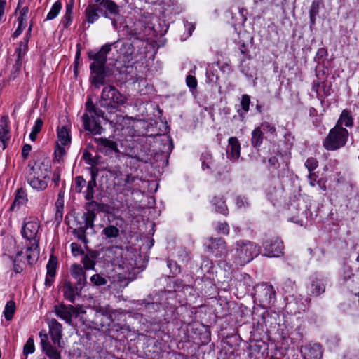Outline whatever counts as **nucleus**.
I'll use <instances>...</instances> for the list:
<instances>
[{
	"label": "nucleus",
	"mask_w": 359,
	"mask_h": 359,
	"mask_svg": "<svg viewBox=\"0 0 359 359\" xmlns=\"http://www.w3.org/2000/svg\"><path fill=\"white\" fill-rule=\"evenodd\" d=\"M40 227L37 219L28 221L22 228L21 233L24 238L29 241V245L25 248L26 260L30 265L34 264L39 259V237L38 232Z\"/></svg>",
	"instance_id": "obj_1"
},
{
	"label": "nucleus",
	"mask_w": 359,
	"mask_h": 359,
	"mask_svg": "<svg viewBox=\"0 0 359 359\" xmlns=\"http://www.w3.org/2000/svg\"><path fill=\"white\" fill-rule=\"evenodd\" d=\"M127 101L126 95L121 93L115 86L107 85L102 90L100 105L108 112L113 113L124 106Z\"/></svg>",
	"instance_id": "obj_2"
},
{
	"label": "nucleus",
	"mask_w": 359,
	"mask_h": 359,
	"mask_svg": "<svg viewBox=\"0 0 359 359\" xmlns=\"http://www.w3.org/2000/svg\"><path fill=\"white\" fill-rule=\"evenodd\" d=\"M104 112L95 107L90 98L86 103V112L81 118L86 130L94 135L101 134L103 128L100 125V118L103 117Z\"/></svg>",
	"instance_id": "obj_3"
},
{
	"label": "nucleus",
	"mask_w": 359,
	"mask_h": 359,
	"mask_svg": "<svg viewBox=\"0 0 359 359\" xmlns=\"http://www.w3.org/2000/svg\"><path fill=\"white\" fill-rule=\"evenodd\" d=\"M258 255L255 243L250 241H238L234 253L231 254V261L236 265L243 266L250 262Z\"/></svg>",
	"instance_id": "obj_4"
},
{
	"label": "nucleus",
	"mask_w": 359,
	"mask_h": 359,
	"mask_svg": "<svg viewBox=\"0 0 359 359\" xmlns=\"http://www.w3.org/2000/svg\"><path fill=\"white\" fill-rule=\"evenodd\" d=\"M50 169L42 165L33 166L27 175L29 184L37 191L44 190L49 181Z\"/></svg>",
	"instance_id": "obj_5"
},
{
	"label": "nucleus",
	"mask_w": 359,
	"mask_h": 359,
	"mask_svg": "<svg viewBox=\"0 0 359 359\" xmlns=\"http://www.w3.org/2000/svg\"><path fill=\"white\" fill-rule=\"evenodd\" d=\"M348 135L346 128H339L334 126L330 130L327 136L323 140V147L328 151L339 149L346 144Z\"/></svg>",
	"instance_id": "obj_6"
},
{
	"label": "nucleus",
	"mask_w": 359,
	"mask_h": 359,
	"mask_svg": "<svg viewBox=\"0 0 359 359\" xmlns=\"http://www.w3.org/2000/svg\"><path fill=\"white\" fill-rule=\"evenodd\" d=\"M207 248L210 253L216 257L224 259L226 262H231V258L228 253L226 243L221 238H210Z\"/></svg>",
	"instance_id": "obj_7"
},
{
	"label": "nucleus",
	"mask_w": 359,
	"mask_h": 359,
	"mask_svg": "<svg viewBox=\"0 0 359 359\" xmlns=\"http://www.w3.org/2000/svg\"><path fill=\"white\" fill-rule=\"evenodd\" d=\"M71 143L70 130L65 126H58L57 128V142L55 155L59 159L65 154V146H69Z\"/></svg>",
	"instance_id": "obj_8"
},
{
	"label": "nucleus",
	"mask_w": 359,
	"mask_h": 359,
	"mask_svg": "<svg viewBox=\"0 0 359 359\" xmlns=\"http://www.w3.org/2000/svg\"><path fill=\"white\" fill-rule=\"evenodd\" d=\"M54 311L60 319L68 324H71L72 317H78L79 313L77 308L72 305H65L64 304L55 305Z\"/></svg>",
	"instance_id": "obj_9"
},
{
	"label": "nucleus",
	"mask_w": 359,
	"mask_h": 359,
	"mask_svg": "<svg viewBox=\"0 0 359 359\" xmlns=\"http://www.w3.org/2000/svg\"><path fill=\"white\" fill-rule=\"evenodd\" d=\"M48 325V334L55 345L62 347V325L56 319L50 318L47 320Z\"/></svg>",
	"instance_id": "obj_10"
},
{
	"label": "nucleus",
	"mask_w": 359,
	"mask_h": 359,
	"mask_svg": "<svg viewBox=\"0 0 359 359\" xmlns=\"http://www.w3.org/2000/svg\"><path fill=\"white\" fill-rule=\"evenodd\" d=\"M263 247L266 256L269 257H279L283 252V243L280 238L276 237L266 240L264 243Z\"/></svg>",
	"instance_id": "obj_11"
},
{
	"label": "nucleus",
	"mask_w": 359,
	"mask_h": 359,
	"mask_svg": "<svg viewBox=\"0 0 359 359\" xmlns=\"http://www.w3.org/2000/svg\"><path fill=\"white\" fill-rule=\"evenodd\" d=\"M256 294L262 304H271L276 298V292L273 287L267 283L259 285L257 289Z\"/></svg>",
	"instance_id": "obj_12"
},
{
	"label": "nucleus",
	"mask_w": 359,
	"mask_h": 359,
	"mask_svg": "<svg viewBox=\"0 0 359 359\" xmlns=\"http://www.w3.org/2000/svg\"><path fill=\"white\" fill-rule=\"evenodd\" d=\"M111 50V45L106 44L97 53L90 52L88 57L90 60H93V62L90 66L105 67L107 57Z\"/></svg>",
	"instance_id": "obj_13"
},
{
	"label": "nucleus",
	"mask_w": 359,
	"mask_h": 359,
	"mask_svg": "<svg viewBox=\"0 0 359 359\" xmlns=\"http://www.w3.org/2000/svg\"><path fill=\"white\" fill-rule=\"evenodd\" d=\"M301 352L305 359H322L323 348L320 344H309L301 348Z\"/></svg>",
	"instance_id": "obj_14"
},
{
	"label": "nucleus",
	"mask_w": 359,
	"mask_h": 359,
	"mask_svg": "<svg viewBox=\"0 0 359 359\" xmlns=\"http://www.w3.org/2000/svg\"><path fill=\"white\" fill-rule=\"evenodd\" d=\"M90 80L93 85L99 88L105 82L107 72L105 67L90 66Z\"/></svg>",
	"instance_id": "obj_15"
},
{
	"label": "nucleus",
	"mask_w": 359,
	"mask_h": 359,
	"mask_svg": "<svg viewBox=\"0 0 359 359\" xmlns=\"http://www.w3.org/2000/svg\"><path fill=\"white\" fill-rule=\"evenodd\" d=\"M97 5L105 9L103 16L106 18H109L111 20L113 27H116L117 25L116 20L111 18L109 14L113 15H119V6L112 0H102Z\"/></svg>",
	"instance_id": "obj_16"
},
{
	"label": "nucleus",
	"mask_w": 359,
	"mask_h": 359,
	"mask_svg": "<svg viewBox=\"0 0 359 359\" xmlns=\"http://www.w3.org/2000/svg\"><path fill=\"white\" fill-rule=\"evenodd\" d=\"M101 205L95 201H91L86 203V208L87 212L84 214V228L88 229L93 227L94 220L96 217L95 211L100 208Z\"/></svg>",
	"instance_id": "obj_17"
},
{
	"label": "nucleus",
	"mask_w": 359,
	"mask_h": 359,
	"mask_svg": "<svg viewBox=\"0 0 359 359\" xmlns=\"http://www.w3.org/2000/svg\"><path fill=\"white\" fill-rule=\"evenodd\" d=\"M41 344L46 355L52 359H60V353L57 351L48 341V334L41 332L39 333Z\"/></svg>",
	"instance_id": "obj_18"
},
{
	"label": "nucleus",
	"mask_w": 359,
	"mask_h": 359,
	"mask_svg": "<svg viewBox=\"0 0 359 359\" xmlns=\"http://www.w3.org/2000/svg\"><path fill=\"white\" fill-rule=\"evenodd\" d=\"M70 272L72 277L76 280L77 285L81 290L86 283L85 269L80 264H74L71 266Z\"/></svg>",
	"instance_id": "obj_19"
},
{
	"label": "nucleus",
	"mask_w": 359,
	"mask_h": 359,
	"mask_svg": "<svg viewBox=\"0 0 359 359\" xmlns=\"http://www.w3.org/2000/svg\"><path fill=\"white\" fill-rule=\"evenodd\" d=\"M57 266V259L54 256H50L46 264L47 273L45 279V285L50 287L54 281Z\"/></svg>",
	"instance_id": "obj_20"
},
{
	"label": "nucleus",
	"mask_w": 359,
	"mask_h": 359,
	"mask_svg": "<svg viewBox=\"0 0 359 359\" xmlns=\"http://www.w3.org/2000/svg\"><path fill=\"white\" fill-rule=\"evenodd\" d=\"M90 175L91 179L86 185V190L83 191L86 200L88 201L89 202L93 201V199L94 198L95 189L97 186L96 178L97 176V171H95L93 169H92L90 172Z\"/></svg>",
	"instance_id": "obj_21"
},
{
	"label": "nucleus",
	"mask_w": 359,
	"mask_h": 359,
	"mask_svg": "<svg viewBox=\"0 0 359 359\" xmlns=\"http://www.w3.org/2000/svg\"><path fill=\"white\" fill-rule=\"evenodd\" d=\"M353 123L354 119L351 112L348 109H344L341 111L335 126L339 128H344L343 126L346 127H352L353 126Z\"/></svg>",
	"instance_id": "obj_22"
},
{
	"label": "nucleus",
	"mask_w": 359,
	"mask_h": 359,
	"mask_svg": "<svg viewBox=\"0 0 359 359\" xmlns=\"http://www.w3.org/2000/svg\"><path fill=\"white\" fill-rule=\"evenodd\" d=\"M83 255V257L81 260V262L83 264V268L86 270L94 269L98 253L95 251L91 250Z\"/></svg>",
	"instance_id": "obj_23"
},
{
	"label": "nucleus",
	"mask_w": 359,
	"mask_h": 359,
	"mask_svg": "<svg viewBox=\"0 0 359 359\" xmlns=\"http://www.w3.org/2000/svg\"><path fill=\"white\" fill-rule=\"evenodd\" d=\"M79 286L74 287L69 281H65L63 283L62 292L64 297L70 301L72 303L74 302L75 296L78 294Z\"/></svg>",
	"instance_id": "obj_24"
},
{
	"label": "nucleus",
	"mask_w": 359,
	"mask_h": 359,
	"mask_svg": "<svg viewBox=\"0 0 359 359\" xmlns=\"http://www.w3.org/2000/svg\"><path fill=\"white\" fill-rule=\"evenodd\" d=\"M27 201V194L25 189L19 188L15 193V199L10 207V210L13 211L15 207L19 208Z\"/></svg>",
	"instance_id": "obj_25"
},
{
	"label": "nucleus",
	"mask_w": 359,
	"mask_h": 359,
	"mask_svg": "<svg viewBox=\"0 0 359 359\" xmlns=\"http://www.w3.org/2000/svg\"><path fill=\"white\" fill-rule=\"evenodd\" d=\"M325 290V280L323 278L313 280L310 287V292L314 296H318L324 293Z\"/></svg>",
	"instance_id": "obj_26"
},
{
	"label": "nucleus",
	"mask_w": 359,
	"mask_h": 359,
	"mask_svg": "<svg viewBox=\"0 0 359 359\" xmlns=\"http://www.w3.org/2000/svg\"><path fill=\"white\" fill-rule=\"evenodd\" d=\"M230 147V156L233 159H238L241 154V144L236 137H231L228 140Z\"/></svg>",
	"instance_id": "obj_27"
},
{
	"label": "nucleus",
	"mask_w": 359,
	"mask_h": 359,
	"mask_svg": "<svg viewBox=\"0 0 359 359\" xmlns=\"http://www.w3.org/2000/svg\"><path fill=\"white\" fill-rule=\"evenodd\" d=\"M212 205L215 207V210L224 215H227L229 210L226 205L225 200L223 196L214 197L211 201Z\"/></svg>",
	"instance_id": "obj_28"
},
{
	"label": "nucleus",
	"mask_w": 359,
	"mask_h": 359,
	"mask_svg": "<svg viewBox=\"0 0 359 359\" xmlns=\"http://www.w3.org/2000/svg\"><path fill=\"white\" fill-rule=\"evenodd\" d=\"M74 0H69L66 4V11L62 20V25L65 28H67L72 22V15L73 13Z\"/></svg>",
	"instance_id": "obj_29"
},
{
	"label": "nucleus",
	"mask_w": 359,
	"mask_h": 359,
	"mask_svg": "<svg viewBox=\"0 0 359 359\" xmlns=\"http://www.w3.org/2000/svg\"><path fill=\"white\" fill-rule=\"evenodd\" d=\"M86 18L88 22L93 23L99 18L97 9L95 5L90 4L87 6L85 11Z\"/></svg>",
	"instance_id": "obj_30"
},
{
	"label": "nucleus",
	"mask_w": 359,
	"mask_h": 359,
	"mask_svg": "<svg viewBox=\"0 0 359 359\" xmlns=\"http://www.w3.org/2000/svg\"><path fill=\"white\" fill-rule=\"evenodd\" d=\"M263 133L260 128H256L252 133L251 144L254 147H259L262 144Z\"/></svg>",
	"instance_id": "obj_31"
},
{
	"label": "nucleus",
	"mask_w": 359,
	"mask_h": 359,
	"mask_svg": "<svg viewBox=\"0 0 359 359\" xmlns=\"http://www.w3.org/2000/svg\"><path fill=\"white\" fill-rule=\"evenodd\" d=\"M95 142L100 146H102L104 148H107L111 151L116 152L118 151L117 149V144L111 140H107V138H95Z\"/></svg>",
	"instance_id": "obj_32"
},
{
	"label": "nucleus",
	"mask_w": 359,
	"mask_h": 359,
	"mask_svg": "<svg viewBox=\"0 0 359 359\" xmlns=\"http://www.w3.org/2000/svg\"><path fill=\"white\" fill-rule=\"evenodd\" d=\"M9 127L6 125H0V142L2 143V149L6 147L7 141L9 140Z\"/></svg>",
	"instance_id": "obj_33"
},
{
	"label": "nucleus",
	"mask_w": 359,
	"mask_h": 359,
	"mask_svg": "<svg viewBox=\"0 0 359 359\" xmlns=\"http://www.w3.org/2000/svg\"><path fill=\"white\" fill-rule=\"evenodd\" d=\"M55 220L60 221L62 219L64 209V199L60 194H59L58 198L55 202Z\"/></svg>",
	"instance_id": "obj_34"
},
{
	"label": "nucleus",
	"mask_w": 359,
	"mask_h": 359,
	"mask_svg": "<svg viewBox=\"0 0 359 359\" xmlns=\"http://www.w3.org/2000/svg\"><path fill=\"white\" fill-rule=\"evenodd\" d=\"M106 238H115L119 236V229L114 225H109L102 230Z\"/></svg>",
	"instance_id": "obj_35"
},
{
	"label": "nucleus",
	"mask_w": 359,
	"mask_h": 359,
	"mask_svg": "<svg viewBox=\"0 0 359 359\" xmlns=\"http://www.w3.org/2000/svg\"><path fill=\"white\" fill-rule=\"evenodd\" d=\"M15 311V304L13 301H8L4 311V317L7 320H11Z\"/></svg>",
	"instance_id": "obj_36"
},
{
	"label": "nucleus",
	"mask_w": 359,
	"mask_h": 359,
	"mask_svg": "<svg viewBox=\"0 0 359 359\" xmlns=\"http://www.w3.org/2000/svg\"><path fill=\"white\" fill-rule=\"evenodd\" d=\"M62 8V3L60 0H58L54 3L50 11L48 12L46 16V19L48 20H51L55 18L59 14L60 10Z\"/></svg>",
	"instance_id": "obj_37"
},
{
	"label": "nucleus",
	"mask_w": 359,
	"mask_h": 359,
	"mask_svg": "<svg viewBox=\"0 0 359 359\" xmlns=\"http://www.w3.org/2000/svg\"><path fill=\"white\" fill-rule=\"evenodd\" d=\"M43 125V121L42 119L37 118L29 134V138L32 141L36 140L37 134L41 130Z\"/></svg>",
	"instance_id": "obj_38"
},
{
	"label": "nucleus",
	"mask_w": 359,
	"mask_h": 359,
	"mask_svg": "<svg viewBox=\"0 0 359 359\" xmlns=\"http://www.w3.org/2000/svg\"><path fill=\"white\" fill-rule=\"evenodd\" d=\"M22 257H25L26 258L25 250L24 251L23 250H21L18 251L16 254L15 258L13 260V270L17 273H20L23 271V267L18 263L19 261H21L20 258Z\"/></svg>",
	"instance_id": "obj_39"
},
{
	"label": "nucleus",
	"mask_w": 359,
	"mask_h": 359,
	"mask_svg": "<svg viewBox=\"0 0 359 359\" xmlns=\"http://www.w3.org/2000/svg\"><path fill=\"white\" fill-rule=\"evenodd\" d=\"M27 49H28V39H25L24 41H21L19 43L18 48L16 49V53L18 55L17 59L22 60L23 57L25 55Z\"/></svg>",
	"instance_id": "obj_40"
},
{
	"label": "nucleus",
	"mask_w": 359,
	"mask_h": 359,
	"mask_svg": "<svg viewBox=\"0 0 359 359\" xmlns=\"http://www.w3.org/2000/svg\"><path fill=\"white\" fill-rule=\"evenodd\" d=\"M86 182L82 176H76L74 178V190L77 193H81L86 187Z\"/></svg>",
	"instance_id": "obj_41"
},
{
	"label": "nucleus",
	"mask_w": 359,
	"mask_h": 359,
	"mask_svg": "<svg viewBox=\"0 0 359 359\" xmlns=\"http://www.w3.org/2000/svg\"><path fill=\"white\" fill-rule=\"evenodd\" d=\"M22 65V60L17 59L15 61V63L13 66L11 73V78L13 80L15 79L18 77L19 73L21 71Z\"/></svg>",
	"instance_id": "obj_42"
},
{
	"label": "nucleus",
	"mask_w": 359,
	"mask_h": 359,
	"mask_svg": "<svg viewBox=\"0 0 359 359\" xmlns=\"http://www.w3.org/2000/svg\"><path fill=\"white\" fill-rule=\"evenodd\" d=\"M91 283L96 286L104 285L107 283V280L98 273L94 274L90 277Z\"/></svg>",
	"instance_id": "obj_43"
},
{
	"label": "nucleus",
	"mask_w": 359,
	"mask_h": 359,
	"mask_svg": "<svg viewBox=\"0 0 359 359\" xmlns=\"http://www.w3.org/2000/svg\"><path fill=\"white\" fill-rule=\"evenodd\" d=\"M35 351L34 339L30 337L27 339L23 348V353L26 355L33 353Z\"/></svg>",
	"instance_id": "obj_44"
},
{
	"label": "nucleus",
	"mask_w": 359,
	"mask_h": 359,
	"mask_svg": "<svg viewBox=\"0 0 359 359\" xmlns=\"http://www.w3.org/2000/svg\"><path fill=\"white\" fill-rule=\"evenodd\" d=\"M304 165L309 172H311L318 166V162L316 158L311 157L306 161Z\"/></svg>",
	"instance_id": "obj_45"
},
{
	"label": "nucleus",
	"mask_w": 359,
	"mask_h": 359,
	"mask_svg": "<svg viewBox=\"0 0 359 359\" xmlns=\"http://www.w3.org/2000/svg\"><path fill=\"white\" fill-rule=\"evenodd\" d=\"M86 229H85L83 226L78 229H75L73 231L74 235L76 236L79 240L83 241L84 243L87 242V239L86 237Z\"/></svg>",
	"instance_id": "obj_46"
},
{
	"label": "nucleus",
	"mask_w": 359,
	"mask_h": 359,
	"mask_svg": "<svg viewBox=\"0 0 359 359\" xmlns=\"http://www.w3.org/2000/svg\"><path fill=\"white\" fill-rule=\"evenodd\" d=\"M215 229L219 233L224 235H227L229 233V226L226 222L218 223Z\"/></svg>",
	"instance_id": "obj_47"
},
{
	"label": "nucleus",
	"mask_w": 359,
	"mask_h": 359,
	"mask_svg": "<svg viewBox=\"0 0 359 359\" xmlns=\"http://www.w3.org/2000/svg\"><path fill=\"white\" fill-rule=\"evenodd\" d=\"M250 98L248 95H243L241 98V105L245 113L249 111Z\"/></svg>",
	"instance_id": "obj_48"
},
{
	"label": "nucleus",
	"mask_w": 359,
	"mask_h": 359,
	"mask_svg": "<svg viewBox=\"0 0 359 359\" xmlns=\"http://www.w3.org/2000/svg\"><path fill=\"white\" fill-rule=\"evenodd\" d=\"M25 20V19H23L22 17H18V27L13 33L14 37L18 36L22 33V30L25 29V24L24 22Z\"/></svg>",
	"instance_id": "obj_49"
},
{
	"label": "nucleus",
	"mask_w": 359,
	"mask_h": 359,
	"mask_svg": "<svg viewBox=\"0 0 359 359\" xmlns=\"http://www.w3.org/2000/svg\"><path fill=\"white\" fill-rule=\"evenodd\" d=\"M71 247V251L74 257H77L79 255H83L84 252L82 250L81 247L76 243H72L70 245Z\"/></svg>",
	"instance_id": "obj_50"
},
{
	"label": "nucleus",
	"mask_w": 359,
	"mask_h": 359,
	"mask_svg": "<svg viewBox=\"0 0 359 359\" xmlns=\"http://www.w3.org/2000/svg\"><path fill=\"white\" fill-rule=\"evenodd\" d=\"M186 83L188 87L192 89H195L197 86V80L195 76L188 75L186 78Z\"/></svg>",
	"instance_id": "obj_51"
},
{
	"label": "nucleus",
	"mask_w": 359,
	"mask_h": 359,
	"mask_svg": "<svg viewBox=\"0 0 359 359\" xmlns=\"http://www.w3.org/2000/svg\"><path fill=\"white\" fill-rule=\"evenodd\" d=\"M168 266L170 269L173 275H177L180 272V268L175 262L168 261Z\"/></svg>",
	"instance_id": "obj_52"
},
{
	"label": "nucleus",
	"mask_w": 359,
	"mask_h": 359,
	"mask_svg": "<svg viewBox=\"0 0 359 359\" xmlns=\"http://www.w3.org/2000/svg\"><path fill=\"white\" fill-rule=\"evenodd\" d=\"M236 203L238 208L245 207V205H248V203L247 199L245 197L238 196L236 199Z\"/></svg>",
	"instance_id": "obj_53"
},
{
	"label": "nucleus",
	"mask_w": 359,
	"mask_h": 359,
	"mask_svg": "<svg viewBox=\"0 0 359 359\" xmlns=\"http://www.w3.org/2000/svg\"><path fill=\"white\" fill-rule=\"evenodd\" d=\"M31 150H32L31 145L25 144L23 146L22 149V156L23 157V158L26 159L28 157Z\"/></svg>",
	"instance_id": "obj_54"
},
{
	"label": "nucleus",
	"mask_w": 359,
	"mask_h": 359,
	"mask_svg": "<svg viewBox=\"0 0 359 359\" xmlns=\"http://www.w3.org/2000/svg\"><path fill=\"white\" fill-rule=\"evenodd\" d=\"M262 126L263 129L267 132L271 133H274L276 132V128L268 122L263 123Z\"/></svg>",
	"instance_id": "obj_55"
},
{
	"label": "nucleus",
	"mask_w": 359,
	"mask_h": 359,
	"mask_svg": "<svg viewBox=\"0 0 359 359\" xmlns=\"http://www.w3.org/2000/svg\"><path fill=\"white\" fill-rule=\"evenodd\" d=\"M317 178H318V175L314 173V172H309V175H308V180H309V184L311 186V187H314L316 185V182L317 180Z\"/></svg>",
	"instance_id": "obj_56"
},
{
	"label": "nucleus",
	"mask_w": 359,
	"mask_h": 359,
	"mask_svg": "<svg viewBox=\"0 0 359 359\" xmlns=\"http://www.w3.org/2000/svg\"><path fill=\"white\" fill-rule=\"evenodd\" d=\"M123 46L127 50L128 55L126 56V60H130L132 59L130 55H132V53L133 52V47L130 43L124 44Z\"/></svg>",
	"instance_id": "obj_57"
},
{
	"label": "nucleus",
	"mask_w": 359,
	"mask_h": 359,
	"mask_svg": "<svg viewBox=\"0 0 359 359\" xmlns=\"http://www.w3.org/2000/svg\"><path fill=\"white\" fill-rule=\"evenodd\" d=\"M268 162H269V165L273 168L276 169L279 167L278 158L275 156L271 157L269 159Z\"/></svg>",
	"instance_id": "obj_58"
},
{
	"label": "nucleus",
	"mask_w": 359,
	"mask_h": 359,
	"mask_svg": "<svg viewBox=\"0 0 359 359\" xmlns=\"http://www.w3.org/2000/svg\"><path fill=\"white\" fill-rule=\"evenodd\" d=\"M318 3L313 2L311 6L309 14L316 15L318 13Z\"/></svg>",
	"instance_id": "obj_59"
},
{
	"label": "nucleus",
	"mask_w": 359,
	"mask_h": 359,
	"mask_svg": "<svg viewBox=\"0 0 359 359\" xmlns=\"http://www.w3.org/2000/svg\"><path fill=\"white\" fill-rule=\"evenodd\" d=\"M209 156V154H203L202 155V159H203V163H202V167L203 169L205 168H210V163L208 162V163H206L205 162V160H208V157Z\"/></svg>",
	"instance_id": "obj_60"
},
{
	"label": "nucleus",
	"mask_w": 359,
	"mask_h": 359,
	"mask_svg": "<svg viewBox=\"0 0 359 359\" xmlns=\"http://www.w3.org/2000/svg\"><path fill=\"white\" fill-rule=\"evenodd\" d=\"M83 158L86 161H88V163L93 165L95 163V161L91 158V154L88 152L83 154Z\"/></svg>",
	"instance_id": "obj_61"
},
{
	"label": "nucleus",
	"mask_w": 359,
	"mask_h": 359,
	"mask_svg": "<svg viewBox=\"0 0 359 359\" xmlns=\"http://www.w3.org/2000/svg\"><path fill=\"white\" fill-rule=\"evenodd\" d=\"M6 0H0V21L1 20L4 14V8Z\"/></svg>",
	"instance_id": "obj_62"
},
{
	"label": "nucleus",
	"mask_w": 359,
	"mask_h": 359,
	"mask_svg": "<svg viewBox=\"0 0 359 359\" xmlns=\"http://www.w3.org/2000/svg\"><path fill=\"white\" fill-rule=\"evenodd\" d=\"M60 180V172L58 171L54 172L53 175V181L54 182L55 185L58 184Z\"/></svg>",
	"instance_id": "obj_63"
},
{
	"label": "nucleus",
	"mask_w": 359,
	"mask_h": 359,
	"mask_svg": "<svg viewBox=\"0 0 359 359\" xmlns=\"http://www.w3.org/2000/svg\"><path fill=\"white\" fill-rule=\"evenodd\" d=\"M186 27L189 32V36H191L192 34V31L194 30L195 27L192 23H187Z\"/></svg>",
	"instance_id": "obj_64"
}]
</instances>
